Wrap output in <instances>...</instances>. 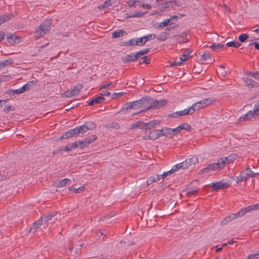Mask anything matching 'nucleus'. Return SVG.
I'll list each match as a JSON object with an SVG mask.
<instances>
[{
  "label": "nucleus",
  "mask_w": 259,
  "mask_h": 259,
  "mask_svg": "<svg viewBox=\"0 0 259 259\" xmlns=\"http://www.w3.org/2000/svg\"><path fill=\"white\" fill-rule=\"evenodd\" d=\"M70 148L71 149L76 148L77 147H78V141H76L74 143H72L70 144Z\"/></svg>",
  "instance_id": "nucleus-61"
},
{
  "label": "nucleus",
  "mask_w": 259,
  "mask_h": 259,
  "mask_svg": "<svg viewBox=\"0 0 259 259\" xmlns=\"http://www.w3.org/2000/svg\"><path fill=\"white\" fill-rule=\"evenodd\" d=\"M71 180L69 179L65 178L62 180L59 181V183L57 184V188H61L65 186L67 184L70 183Z\"/></svg>",
  "instance_id": "nucleus-24"
},
{
  "label": "nucleus",
  "mask_w": 259,
  "mask_h": 259,
  "mask_svg": "<svg viewBox=\"0 0 259 259\" xmlns=\"http://www.w3.org/2000/svg\"><path fill=\"white\" fill-rule=\"evenodd\" d=\"M177 16H171L169 19H165L162 22L159 23V24L158 25V27L160 28H163L167 26V25H169V23L170 20H172L174 18H177Z\"/></svg>",
  "instance_id": "nucleus-20"
},
{
  "label": "nucleus",
  "mask_w": 259,
  "mask_h": 259,
  "mask_svg": "<svg viewBox=\"0 0 259 259\" xmlns=\"http://www.w3.org/2000/svg\"><path fill=\"white\" fill-rule=\"evenodd\" d=\"M179 128L180 131L182 130H185L186 131H189L191 128V126L187 123L181 124L179 125Z\"/></svg>",
  "instance_id": "nucleus-34"
},
{
  "label": "nucleus",
  "mask_w": 259,
  "mask_h": 259,
  "mask_svg": "<svg viewBox=\"0 0 259 259\" xmlns=\"http://www.w3.org/2000/svg\"><path fill=\"white\" fill-rule=\"evenodd\" d=\"M155 131L157 132V134L158 138L161 136H164V128L160 130H156Z\"/></svg>",
  "instance_id": "nucleus-55"
},
{
  "label": "nucleus",
  "mask_w": 259,
  "mask_h": 259,
  "mask_svg": "<svg viewBox=\"0 0 259 259\" xmlns=\"http://www.w3.org/2000/svg\"><path fill=\"white\" fill-rule=\"evenodd\" d=\"M77 128L78 130H79V134L80 133L83 134V133L87 132L88 130H89V129H87V127H86L85 126V123H84V124L81 126H77Z\"/></svg>",
  "instance_id": "nucleus-45"
},
{
  "label": "nucleus",
  "mask_w": 259,
  "mask_h": 259,
  "mask_svg": "<svg viewBox=\"0 0 259 259\" xmlns=\"http://www.w3.org/2000/svg\"><path fill=\"white\" fill-rule=\"evenodd\" d=\"M6 93L10 95L19 94L22 93L20 88L16 90H9Z\"/></svg>",
  "instance_id": "nucleus-44"
},
{
  "label": "nucleus",
  "mask_w": 259,
  "mask_h": 259,
  "mask_svg": "<svg viewBox=\"0 0 259 259\" xmlns=\"http://www.w3.org/2000/svg\"><path fill=\"white\" fill-rule=\"evenodd\" d=\"M176 28V26H172L171 27H167L165 29L164 31H163L162 32L166 35V36H167V37H168L169 34V31L171 30V29H173L174 28Z\"/></svg>",
  "instance_id": "nucleus-51"
},
{
  "label": "nucleus",
  "mask_w": 259,
  "mask_h": 259,
  "mask_svg": "<svg viewBox=\"0 0 259 259\" xmlns=\"http://www.w3.org/2000/svg\"><path fill=\"white\" fill-rule=\"evenodd\" d=\"M84 123L85 126L87 127V129H89V130H93L96 127V123L92 121L85 122Z\"/></svg>",
  "instance_id": "nucleus-30"
},
{
  "label": "nucleus",
  "mask_w": 259,
  "mask_h": 259,
  "mask_svg": "<svg viewBox=\"0 0 259 259\" xmlns=\"http://www.w3.org/2000/svg\"><path fill=\"white\" fill-rule=\"evenodd\" d=\"M168 38L167 36H166L163 32H161L157 37V39L160 41H164Z\"/></svg>",
  "instance_id": "nucleus-43"
},
{
  "label": "nucleus",
  "mask_w": 259,
  "mask_h": 259,
  "mask_svg": "<svg viewBox=\"0 0 259 259\" xmlns=\"http://www.w3.org/2000/svg\"><path fill=\"white\" fill-rule=\"evenodd\" d=\"M111 5V2L110 0H107L106 2H105L103 4H102L101 5L99 6V9L100 10H103L105 8H107L108 6Z\"/></svg>",
  "instance_id": "nucleus-37"
},
{
  "label": "nucleus",
  "mask_w": 259,
  "mask_h": 259,
  "mask_svg": "<svg viewBox=\"0 0 259 259\" xmlns=\"http://www.w3.org/2000/svg\"><path fill=\"white\" fill-rule=\"evenodd\" d=\"M51 30V24L49 22H43L36 28L34 31L35 37L38 39L44 36Z\"/></svg>",
  "instance_id": "nucleus-2"
},
{
  "label": "nucleus",
  "mask_w": 259,
  "mask_h": 259,
  "mask_svg": "<svg viewBox=\"0 0 259 259\" xmlns=\"http://www.w3.org/2000/svg\"><path fill=\"white\" fill-rule=\"evenodd\" d=\"M156 37V36L155 34H151L150 35L145 36H144V38H145L144 42H146V41L149 40L153 39L155 38Z\"/></svg>",
  "instance_id": "nucleus-46"
},
{
  "label": "nucleus",
  "mask_w": 259,
  "mask_h": 259,
  "mask_svg": "<svg viewBox=\"0 0 259 259\" xmlns=\"http://www.w3.org/2000/svg\"><path fill=\"white\" fill-rule=\"evenodd\" d=\"M182 167H183V169L187 168L190 166V165L188 164V163L186 160H185L184 161L182 162Z\"/></svg>",
  "instance_id": "nucleus-64"
},
{
  "label": "nucleus",
  "mask_w": 259,
  "mask_h": 259,
  "mask_svg": "<svg viewBox=\"0 0 259 259\" xmlns=\"http://www.w3.org/2000/svg\"><path fill=\"white\" fill-rule=\"evenodd\" d=\"M11 64H12V60L11 59L0 61V70L4 67Z\"/></svg>",
  "instance_id": "nucleus-29"
},
{
  "label": "nucleus",
  "mask_w": 259,
  "mask_h": 259,
  "mask_svg": "<svg viewBox=\"0 0 259 259\" xmlns=\"http://www.w3.org/2000/svg\"><path fill=\"white\" fill-rule=\"evenodd\" d=\"M148 107L147 109L158 108L165 105L167 102L165 100H157L153 98L148 96Z\"/></svg>",
  "instance_id": "nucleus-3"
},
{
  "label": "nucleus",
  "mask_w": 259,
  "mask_h": 259,
  "mask_svg": "<svg viewBox=\"0 0 259 259\" xmlns=\"http://www.w3.org/2000/svg\"><path fill=\"white\" fill-rule=\"evenodd\" d=\"M203 103L205 107L214 104L217 101V99L214 98H208L202 99Z\"/></svg>",
  "instance_id": "nucleus-21"
},
{
  "label": "nucleus",
  "mask_w": 259,
  "mask_h": 259,
  "mask_svg": "<svg viewBox=\"0 0 259 259\" xmlns=\"http://www.w3.org/2000/svg\"><path fill=\"white\" fill-rule=\"evenodd\" d=\"M137 124H138L139 126H138V127H139L140 128L143 130H146V123H144L142 121H139L137 122Z\"/></svg>",
  "instance_id": "nucleus-49"
},
{
  "label": "nucleus",
  "mask_w": 259,
  "mask_h": 259,
  "mask_svg": "<svg viewBox=\"0 0 259 259\" xmlns=\"http://www.w3.org/2000/svg\"><path fill=\"white\" fill-rule=\"evenodd\" d=\"M148 96H146L139 100L134 101L133 103H134V107H137V109L140 107H143L146 110H147V107H148Z\"/></svg>",
  "instance_id": "nucleus-6"
},
{
  "label": "nucleus",
  "mask_w": 259,
  "mask_h": 259,
  "mask_svg": "<svg viewBox=\"0 0 259 259\" xmlns=\"http://www.w3.org/2000/svg\"><path fill=\"white\" fill-rule=\"evenodd\" d=\"M259 258V253L251 254L248 256V259H258Z\"/></svg>",
  "instance_id": "nucleus-56"
},
{
  "label": "nucleus",
  "mask_w": 259,
  "mask_h": 259,
  "mask_svg": "<svg viewBox=\"0 0 259 259\" xmlns=\"http://www.w3.org/2000/svg\"><path fill=\"white\" fill-rule=\"evenodd\" d=\"M146 13H147V12H137L132 17H142L144 15H145Z\"/></svg>",
  "instance_id": "nucleus-54"
},
{
  "label": "nucleus",
  "mask_w": 259,
  "mask_h": 259,
  "mask_svg": "<svg viewBox=\"0 0 259 259\" xmlns=\"http://www.w3.org/2000/svg\"><path fill=\"white\" fill-rule=\"evenodd\" d=\"M44 224L42 218H40L39 220L35 222L32 227L30 228L31 231H36L40 226Z\"/></svg>",
  "instance_id": "nucleus-15"
},
{
  "label": "nucleus",
  "mask_w": 259,
  "mask_h": 259,
  "mask_svg": "<svg viewBox=\"0 0 259 259\" xmlns=\"http://www.w3.org/2000/svg\"><path fill=\"white\" fill-rule=\"evenodd\" d=\"M243 80L244 82L245 83L246 85L249 88H252L256 84V82L254 81L253 79L249 78L248 77L243 78Z\"/></svg>",
  "instance_id": "nucleus-19"
},
{
  "label": "nucleus",
  "mask_w": 259,
  "mask_h": 259,
  "mask_svg": "<svg viewBox=\"0 0 259 259\" xmlns=\"http://www.w3.org/2000/svg\"><path fill=\"white\" fill-rule=\"evenodd\" d=\"M127 33L123 29H119L112 32V37L113 38H119L124 35H126Z\"/></svg>",
  "instance_id": "nucleus-17"
},
{
  "label": "nucleus",
  "mask_w": 259,
  "mask_h": 259,
  "mask_svg": "<svg viewBox=\"0 0 259 259\" xmlns=\"http://www.w3.org/2000/svg\"><path fill=\"white\" fill-rule=\"evenodd\" d=\"M14 110V108L11 106V105H8V106H6L4 109V111L6 113H9L11 110Z\"/></svg>",
  "instance_id": "nucleus-53"
},
{
  "label": "nucleus",
  "mask_w": 259,
  "mask_h": 259,
  "mask_svg": "<svg viewBox=\"0 0 259 259\" xmlns=\"http://www.w3.org/2000/svg\"><path fill=\"white\" fill-rule=\"evenodd\" d=\"M37 83H38V80H34L28 81L25 84L27 86V87L28 88V90H29L31 89H32L33 86L36 85L37 84Z\"/></svg>",
  "instance_id": "nucleus-35"
},
{
  "label": "nucleus",
  "mask_w": 259,
  "mask_h": 259,
  "mask_svg": "<svg viewBox=\"0 0 259 259\" xmlns=\"http://www.w3.org/2000/svg\"><path fill=\"white\" fill-rule=\"evenodd\" d=\"M235 159V155H230L228 157H226L225 158H221L219 159H222L224 163V166H225L226 163H230L231 162L233 161V160Z\"/></svg>",
  "instance_id": "nucleus-26"
},
{
  "label": "nucleus",
  "mask_w": 259,
  "mask_h": 259,
  "mask_svg": "<svg viewBox=\"0 0 259 259\" xmlns=\"http://www.w3.org/2000/svg\"><path fill=\"white\" fill-rule=\"evenodd\" d=\"M164 136L172 138L174 136L172 131L170 128H164Z\"/></svg>",
  "instance_id": "nucleus-33"
},
{
  "label": "nucleus",
  "mask_w": 259,
  "mask_h": 259,
  "mask_svg": "<svg viewBox=\"0 0 259 259\" xmlns=\"http://www.w3.org/2000/svg\"><path fill=\"white\" fill-rule=\"evenodd\" d=\"M248 37H249V36L247 34H245V33L242 34H241L239 36L238 40L241 42H243L247 40V39L248 38Z\"/></svg>",
  "instance_id": "nucleus-42"
},
{
  "label": "nucleus",
  "mask_w": 259,
  "mask_h": 259,
  "mask_svg": "<svg viewBox=\"0 0 259 259\" xmlns=\"http://www.w3.org/2000/svg\"><path fill=\"white\" fill-rule=\"evenodd\" d=\"M78 145L81 149H82L88 146L85 140L84 141H78Z\"/></svg>",
  "instance_id": "nucleus-47"
},
{
  "label": "nucleus",
  "mask_w": 259,
  "mask_h": 259,
  "mask_svg": "<svg viewBox=\"0 0 259 259\" xmlns=\"http://www.w3.org/2000/svg\"><path fill=\"white\" fill-rule=\"evenodd\" d=\"M82 88L81 84H77L76 85L72 90H67L65 92V95L66 97H71L72 96H76L79 94L80 90Z\"/></svg>",
  "instance_id": "nucleus-7"
},
{
  "label": "nucleus",
  "mask_w": 259,
  "mask_h": 259,
  "mask_svg": "<svg viewBox=\"0 0 259 259\" xmlns=\"http://www.w3.org/2000/svg\"><path fill=\"white\" fill-rule=\"evenodd\" d=\"M230 184L228 183H224L222 181H220L216 183H212L211 188L214 190H223L228 188L230 186Z\"/></svg>",
  "instance_id": "nucleus-10"
},
{
  "label": "nucleus",
  "mask_w": 259,
  "mask_h": 259,
  "mask_svg": "<svg viewBox=\"0 0 259 259\" xmlns=\"http://www.w3.org/2000/svg\"><path fill=\"white\" fill-rule=\"evenodd\" d=\"M104 100L105 98L102 96H100L90 101L88 103V105L93 106L94 104H99L102 103Z\"/></svg>",
  "instance_id": "nucleus-16"
},
{
  "label": "nucleus",
  "mask_w": 259,
  "mask_h": 259,
  "mask_svg": "<svg viewBox=\"0 0 259 259\" xmlns=\"http://www.w3.org/2000/svg\"><path fill=\"white\" fill-rule=\"evenodd\" d=\"M142 62H141L140 63V64H143V63H144V64H149L150 63L149 62V60L148 59V57L147 56H144L143 58H142Z\"/></svg>",
  "instance_id": "nucleus-60"
},
{
  "label": "nucleus",
  "mask_w": 259,
  "mask_h": 259,
  "mask_svg": "<svg viewBox=\"0 0 259 259\" xmlns=\"http://www.w3.org/2000/svg\"><path fill=\"white\" fill-rule=\"evenodd\" d=\"M245 171L246 176H247L248 177L253 178L255 177L256 174L254 172H253L249 167H247L246 168Z\"/></svg>",
  "instance_id": "nucleus-38"
},
{
  "label": "nucleus",
  "mask_w": 259,
  "mask_h": 259,
  "mask_svg": "<svg viewBox=\"0 0 259 259\" xmlns=\"http://www.w3.org/2000/svg\"><path fill=\"white\" fill-rule=\"evenodd\" d=\"M160 176L158 175H156L154 176H152L147 180V185L148 186L150 185L152 183L155 182H157L158 181H160Z\"/></svg>",
  "instance_id": "nucleus-23"
},
{
  "label": "nucleus",
  "mask_w": 259,
  "mask_h": 259,
  "mask_svg": "<svg viewBox=\"0 0 259 259\" xmlns=\"http://www.w3.org/2000/svg\"><path fill=\"white\" fill-rule=\"evenodd\" d=\"M97 139V136L96 135H92L90 137H88L85 139V141L88 145L89 144L94 142Z\"/></svg>",
  "instance_id": "nucleus-39"
},
{
  "label": "nucleus",
  "mask_w": 259,
  "mask_h": 259,
  "mask_svg": "<svg viewBox=\"0 0 259 259\" xmlns=\"http://www.w3.org/2000/svg\"><path fill=\"white\" fill-rule=\"evenodd\" d=\"M187 115H192L189 108L182 111L173 112L169 115V117L177 118L179 116H185Z\"/></svg>",
  "instance_id": "nucleus-11"
},
{
  "label": "nucleus",
  "mask_w": 259,
  "mask_h": 259,
  "mask_svg": "<svg viewBox=\"0 0 259 259\" xmlns=\"http://www.w3.org/2000/svg\"><path fill=\"white\" fill-rule=\"evenodd\" d=\"M79 134V130L77 127L73 129H71L65 133V136L67 139L77 136Z\"/></svg>",
  "instance_id": "nucleus-14"
},
{
  "label": "nucleus",
  "mask_w": 259,
  "mask_h": 259,
  "mask_svg": "<svg viewBox=\"0 0 259 259\" xmlns=\"http://www.w3.org/2000/svg\"><path fill=\"white\" fill-rule=\"evenodd\" d=\"M224 167V163L222 159H218L217 162L208 164L205 168L201 171L203 172H208L211 170H218Z\"/></svg>",
  "instance_id": "nucleus-4"
},
{
  "label": "nucleus",
  "mask_w": 259,
  "mask_h": 259,
  "mask_svg": "<svg viewBox=\"0 0 259 259\" xmlns=\"http://www.w3.org/2000/svg\"><path fill=\"white\" fill-rule=\"evenodd\" d=\"M242 181H246V178L243 177L242 175H241V173L240 172L239 176L236 177V182L237 183L241 182Z\"/></svg>",
  "instance_id": "nucleus-50"
},
{
  "label": "nucleus",
  "mask_w": 259,
  "mask_h": 259,
  "mask_svg": "<svg viewBox=\"0 0 259 259\" xmlns=\"http://www.w3.org/2000/svg\"><path fill=\"white\" fill-rule=\"evenodd\" d=\"M134 103L133 102H130L128 103H126L123 105L122 106V110H125L128 111L129 109H134L135 110L137 109V107H134V104H133Z\"/></svg>",
  "instance_id": "nucleus-25"
},
{
  "label": "nucleus",
  "mask_w": 259,
  "mask_h": 259,
  "mask_svg": "<svg viewBox=\"0 0 259 259\" xmlns=\"http://www.w3.org/2000/svg\"><path fill=\"white\" fill-rule=\"evenodd\" d=\"M194 183V181H193L189 186L183 190V192L186 193V195L188 197H191L192 195H195L198 192L199 188L198 187L192 186Z\"/></svg>",
  "instance_id": "nucleus-5"
},
{
  "label": "nucleus",
  "mask_w": 259,
  "mask_h": 259,
  "mask_svg": "<svg viewBox=\"0 0 259 259\" xmlns=\"http://www.w3.org/2000/svg\"><path fill=\"white\" fill-rule=\"evenodd\" d=\"M252 41H253V40H251V42L249 43V46L253 45L254 46L256 50H259V43H258L257 42H252Z\"/></svg>",
  "instance_id": "nucleus-58"
},
{
  "label": "nucleus",
  "mask_w": 259,
  "mask_h": 259,
  "mask_svg": "<svg viewBox=\"0 0 259 259\" xmlns=\"http://www.w3.org/2000/svg\"><path fill=\"white\" fill-rule=\"evenodd\" d=\"M172 174L171 171L170 170L165 171L163 172L162 175H159L160 176V179H164L167 176L171 175Z\"/></svg>",
  "instance_id": "nucleus-52"
},
{
  "label": "nucleus",
  "mask_w": 259,
  "mask_h": 259,
  "mask_svg": "<svg viewBox=\"0 0 259 259\" xmlns=\"http://www.w3.org/2000/svg\"><path fill=\"white\" fill-rule=\"evenodd\" d=\"M150 49H149V48H147V49H144L143 50L140 51L136 53L137 55H138V57H139V59L142 56L147 54L150 51Z\"/></svg>",
  "instance_id": "nucleus-40"
},
{
  "label": "nucleus",
  "mask_w": 259,
  "mask_h": 259,
  "mask_svg": "<svg viewBox=\"0 0 259 259\" xmlns=\"http://www.w3.org/2000/svg\"><path fill=\"white\" fill-rule=\"evenodd\" d=\"M241 46V44L239 42L230 41L226 44V46L229 47H234L238 48Z\"/></svg>",
  "instance_id": "nucleus-32"
},
{
  "label": "nucleus",
  "mask_w": 259,
  "mask_h": 259,
  "mask_svg": "<svg viewBox=\"0 0 259 259\" xmlns=\"http://www.w3.org/2000/svg\"><path fill=\"white\" fill-rule=\"evenodd\" d=\"M149 134L150 137V140H154L158 138L157 134V132L155 130L150 131Z\"/></svg>",
  "instance_id": "nucleus-41"
},
{
  "label": "nucleus",
  "mask_w": 259,
  "mask_h": 259,
  "mask_svg": "<svg viewBox=\"0 0 259 259\" xmlns=\"http://www.w3.org/2000/svg\"><path fill=\"white\" fill-rule=\"evenodd\" d=\"M139 59V57L136 53L135 54H128L122 58V60L124 63H128L131 62H135Z\"/></svg>",
  "instance_id": "nucleus-12"
},
{
  "label": "nucleus",
  "mask_w": 259,
  "mask_h": 259,
  "mask_svg": "<svg viewBox=\"0 0 259 259\" xmlns=\"http://www.w3.org/2000/svg\"><path fill=\"white\" fill-rule=\"evenodd\" d=\"M256 112V108L254 106L253 110L248 111L247 113L241 116L240 118V120H250L253 117H258L259 114H258Z\"/></svg>",
  "instance_id": "nucleus-8"
},
{
  "label": "nucleus",
  "mask_w": 259,
  "mask_h": 259,
  "mask_svg": "<svg viewBox=\"0 0 259 259\" xmlns=\"http://www.w3.org/2000/svg\"><path fill=\"white\" fill-rule=\"evenodd\" d=\"M225 45L221 44H215L213 43L210 46V48L212 49V50L214 51H217L220 49H223L224 48Z\"/></svg>",
  "instance_id": "nucleus-28"
},
{
  "label": "nucleus",
  "mask_w": 259,
  "mask_h": 259,
  "mask_svg": "<svg viewBox=\"0 0 259 259\" xmlns=\"http://www.w3.org/2000/svg\"><path fill=\"white\" fill-rule=\"evenodd\" d=\"M204 107H205V106L203 103L202 100H201L193 104L191 107H189V108L192 114H193L195 111H197Z\"/></svg>",
  "instance_id": "nucleus-13"
},
{
  "label": "nucleus",
  "mask_w": 259,
  "mask_h": 259,
  "mask_svg": "<svg viewBox=\"0 0 259 259\" xmlns=\"http://www.w3.org/2000/svg\"><path fill=\"white\" fill-rule=\"evenodd\" d=\"M56 214V212H52L51 213H48L47 215L42 216L41 218H42L44 224L47 225V222L51 220L52 218L55 217Z\"/></svg>",
  "instance_id": "nucleus-18"
},
{
  "label": "nucleus",
  "mask_w": 259,
  "mask_h": 259,
  "mask_svg": "<svg viewBox=\"0 0 259 259\" xmlns=\"http://www.w3.org/2000/svg\"><path fill=\"white\" fill-rule=\"evenodd\" d=\"M182 167H183V169L187 168L190 166V165L188 164V163L186 160H185L184 161L182 162Z\"/></svg>",
  "instance_id": "nucleus-63"
},
{
  "label": "nucleus",
  "mask_w": 259,
  "mask_h": 259,
  "mask_svg": "<svg viewBox=\"0 0 259 259\" xmlns=\"http://www.w3.org/2000/svg\"><path fill=\"white\" fill-rule=\"evenodd\" d=\"M190 54V52L187 54H184L182 55L180 57V61L182 62V63L183 62L187 60L189 58L191 57Z\"/></svg>",
  "instance_id": "nucleus-36"
},
{
  "label": "nucleus",
  "mask_w": 259,
  "mask_h": 259,
  "mask_svg": "<svg viewBox=\"0 0 259 259\" xmlns=\"http://www.w3.org/2000/svg\"><path fill=\"white\" fill-rule=\"evenodd\" d=\"M201 60H203L204 61H206L208 59H210V55L208 53H204L201 56Z\"/></svg>",
  "instance_id": "nucleus-48"
},
{
  "label": "nucleus",
  "mask_w": 259,
  "mask_h": 259,
  "mask_svg": "<svg viewBox=\"0 0 259 259\" xmlns=\"http://www.w3.org/2000/svg\"><path fill=\"white\" fill-rule=\"evenodd\" d=\"M13 15L12 14H4L0 16V21L2 23V24L4 23L5 22L9 20L12 18H13Z\"/></svg>",
  "instance_id": "nucleus-27"
},
{
  "label": "nucleus",
  "mask_w": 259,
  "mask_h": 259,
  "mask_svg": "<svg viewBox=\"0 0 259 259\" xmlns=\"http://www.w3.org/2000/svg\"><path fill=\"white\" fill-rule=\"evenodd\" d=\"M160 123V121L159 120H152L149 122L146 123V130H151L154 127H155L156 125H158Z\"/></svg>",
  "instance_id": "nucleus-22"
},
{
  "label": "nucleus",
  "mask_w": 259,
  "mask_h": 259,
  "mask_svg": "<svg viewBox=\"0 0 259 259\" xmlns=\"http://www.w3.org/2000/svg\"><path fill=\"white\" fill-rule=\"evenodd\" d=\"M6 37L8 42L11 44H17L21 41V37L16 35L14 33H7Z\"/></svg>",
  "instance_id": "nucleus-9"
},
{
  "label": "nucleus",
  "mask_w": 259,
  "mask_h": 259,
  "mask_svg": "<svg viewBox=\"0 0 259 259\" xmlns=\"http://www.w3.org/2000/svg\"><path fill=\"white\" fill-rule=\"evenodd\" d=\"M259 209V204H253L243 207L238 212L235 213H232L225 218L222 222L221 225H225L227 223L238 218L242 217L246 214V212H250L253 210Z\"/></svg>",
  "instance_id": "nucleus-1"
},
{
  "label": "nucleus",
  "mask_w": 259,
  "mask_h": 259,
  "mask_svg": "<svg viewBox=\"0 0 259 259\" xmlns=\"http://www.w3.org/2000/svg\"><path fill=\"white\" fill-rule=\"evenodd\" d=\"M172 131V134H174V136H175L177 135L178 133L180 132V130L179 128V126L175 128H171Z\"/></svg>",
  "instance_id": "nucleus-59"
},
{
  "label": "nucleus",
  "mask_w": 259,
  "mask_h": 259,
  "mask_svg": "<svg viewBox=\"0 0 259 259\" xmlns=\"http://www.w3.org/2000/svg\"><path fill=\"white\" fill-rule=\"evenodd\" d=\"M188 164L190 165L197 163L198 161V158L196 157H192L191 158H187L186 159Z\"/></svg>",
  "instance_id": "nucleus-31"
},
{
  "label": "nucleus",
  "mask_w": 259,
  "mask_h": 259,
  "mask_svg": "<svg viewBox=\"0 0 259 259\" xmlns=\"http://www.w3.org/2000/svg\"><path fill=\"white\" fill-rule=\"evenodd\" d=\"M127 6L128 7H130V8L133 7L135 5V2L134 0H128L127 2Z\"/></svg>",
  "instance_id": "nucleus-62"
},
{
  "label": "nucleus",
  "mask_w": 259,
  "mask_h": 259,
  "mask_svg": "<svg viewBox=\"0 0 259 259\" xmlns=\"http://www.w3.org/2000/svg\"><path fill=\"white\" fill-rule=\"evenodd\" d=\"M138 44H139L140 46L144 45L146 44V42H144L145 38L144 36L141 37V38H137Z\"/></svg>",
  "instance_id": "nucleus-57"
}]
</instances>
